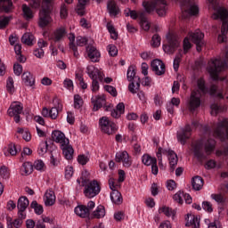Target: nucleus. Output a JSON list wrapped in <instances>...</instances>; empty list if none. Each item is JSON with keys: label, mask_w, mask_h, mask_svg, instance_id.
Returning a JSON list of instances; mask_svg holds the SVG:
<instances>
[{"label": "nucleus", "mask_w": 228, "mask_h": 228, "mask_svg": "<svg viewBox=\"0 0 228 228\" xmlns=\"http://www.w3.org/2000/svg\"><path fill=\"white\" fill-rule=\"evenodd\" d=\"M228 68V49H225V52L223 54V59H215L211 60L208 62V70L210 74V77L213 80L218 81L216 84H212L208 88L206 85V81L200 77L197 80L198 90H194L191 94L190 101L188 102V108L191 112H194L196 109L200 106L201 96L209 94L212 97L218 99H223V87L220 86V84L223 83L224 78L220 79L219 74L221 71Z\"/></svg>", "instance_id": "f257e3e1"}, {"label": "nucleus", "mask_w": 228, "mask_h": 228, "mask_svg": "<svg viewBox=\"0 0 228 228\" xmlns=\"http://www.w3.org/2000/svg\"><path fill=\"white\" fill-rule=\"evenodd\" d=\"M189 37H186L183 39V52L186 53L191 48V44L190 42V39L196 45V49L198 52H200L202 50V47L204 46V34L200 32V30H196L195 32H190Z\"/></svg>", "instance_id": "f03ea898"}, {"label": "nucleus", "mask_w": 228, "mask_h": 228, "mask_svg": "<svg viewBox=\"0 0 228 228\" xmlns=\"http://www.w3.org/2000/svg\"><path fill=\"white\" fill-rule=\"evenodd\" d=\"M213 16L214 19L222 21L221 34L218 36L217 40L219 43H224L226 40V34L228 32V11L219 7Z\"/></svg>", "instance_id": "7ed1b4c3"}, {"label": "nucleus", "mask_w": 228, "mask_h": 228, "mask_svg": "<svg viewBox=\"0 0 228 228\" xmlns=\"http://www.w3.org/2000/svg\"><path fill=\"white\" fill-rule=\"evenodd\" d=\"M142 7L146 13L151 14L155 10L159 16H164L167 12V2L166 0H154L142 2Z\"/></svg>", "instance_id": "20e7f679"}, {"label": "nucleus", "mask_w": 228, "mask_h": 228, "mask_svg": "<svg viewBox=\"0 0 228 228\" xmlns=\"http://www.w3.org/2000/svg\"><path fill=\"white\" fill-rule=\"evenodd\" d=\"M51 11H53V0H43L42 9L39 12V26L46 27L51 22Z\"/></svg>", "instance_id": "39448f33"}, {"label": "nucleus", "mask_w": 228, "mask_h": 228, "mask_svg": "<svg viewBox=\"0 0 228 228\" xmlns=\"http://www.w3.org/2000/svg\"><path fill=\"white\" fill-rule=\"evenodd\" d=\"M81 186L84 187V195L87 199H94L101 193V183L97 180H92Z\"/></svg>", "instance_id": "423d86ee"}, {"label": "nucleus", "mask_w": 228, "mask_h": 228, "mask_svg": "<svg viewBox=\"0 0 228 228\" xmlns=\"http://www.w3.org/2000/svg\"><path fill=\"white\" fill-rule=\"evenodd\" d=\"M99 124L102 133H105V134H115V133L118 131V126H117V124L110 121L106 117H102L100 119Z\"/></svg>", "instance_id": "0eeeda50"}, {"label": "nucleus", "mask_w": 228, "mask_h": 228, "mask_svg": "<svg viewBox=\"0 0 228 228\" xmlns=\"http://www.w3.org/2000/svg\"><path fill=\"white\" fill-rule=\"evenodd\" d=\"M167 44L163 45V49L166 53L172 54L179 46L178 37L175 34L169 32L167 35Z\"/></svg>", "instance_id": "6e6552de"}, {"label": "nucleus", "mask_w": 228, "mask_h": 228, "mask_svg": "<svg viewBox=\"0 0 228 228\" xmlns=\"http://www.w3.org/2000/svg\"><path fill=\"white\" fill-rule=\"evenodd\" d=\"M23 104L20 102H14L10 105L7 112L9 117H13L14 122L19 124L20 122V115L23 112Z\"/></svg>", "instance_id": "1a4fd4ad"}, {"label": "nucleus", "mask_w": 228, "mask_h": 228, "mask_svg": "<svg viewBox=\"0 0 228 228\" xmlns=\"http://www.w3.org/2000/svg\"><path fill=\"white\" fill-rule=\"evenodd\" d=\"M214 136L224 141V138H228V119L224 118L218 123L216 128L214 131Z\"/></svg>", "instance_id": "9d476101"}, {"label": "nucleus", "mask_w": 228, "mask_h": 228, "mask_svg": "<svg viewBox=\"0 0 228 228\" xmlns=\"http://www.w3.org/2000/svg\"><path fill=\"white\" fill-rule=\"evenodd\" d=\"M135 77H136V71H135L134 66L132 65L128 68L127 73H126V78L128 81L131 82L128 86V89L132 94H136V90L140 86L139 81H137L135 84L134 82H133Z\"/></svg>", "instance_id": "9b49d317"}, {"label": "nucleus", "mask_w": 228, "mask_h": 228, "mask_svg": "<svg viewBox=\"0 0 228 228\" xmlns=\"http://www.w3.org/2000/svg\"><path fill=\"white\" fill-rule=\"evenodd\" d=\"M192 129L191 125L187 124L184 127L181 128L177 134L176 138L181 145H185L187 140L191 136Z\"/></svg>", "instance_id": "f8f14e48"}, {"label": "nucleus", "mask_w": 228, "mask_h": 228, "mask_svg": "<svg viewBox=\"0 0 228 228\" xmlns=\"http://www.w3.org/2000/svg\"><path fill=\"white\" fill-rule=\"evenodd\" d=\"M116 163H123V167L129 168L133 165V158L127 153V151H119L116 153Z\"/></svg>", "instance_id": "ddd939ff"}, {"label": "nucleus", "mask_w": 228, "mask_h": 228, "mask_svg": "<svg viewBox=\"0 0 228 228\" xmlns=\"http://www.w3.org/2000/svg\"><path fill=\"white\" fill-rule=\"evenodd\" d=\"M181 9L183 12L189 13L191 16L199 14V7L193 4L191 0H183L181 3Z\"/></svg>", "instance_id": "4468645a"}, {"label": "nucleus", "mask_w": 228, "mask_h": 228, "mask_svg": "<svg viewBox=\"0 0 228 228\" xmlns=\"http://www.w3.org/2000/svg\"><path fill=\"white\" fill-rule=\"evenodd\" d=\"M86 58L90 59L91 61L93 62H97L99 61V59L101 58V52L97 50V48L94 45H87L86 47Z\"/></svg>", "instance_id": "2eb2a0df"}, {"label": "nucleus", "mask_w": 228, "mask_h": 228, "mask_svg": "<svg viewBox=\"0 0 228 228\" xmlns=\"http://www.w3.org/2000/svg\"><path fill=\"white\" fill-rule=\"evenodd\" d=\"M53 102L54 107L50 110V118H52V120H56L58 115H60V111L63 110V104L61 103V101L56 97L53 98Z\"/></svg>", "instance_id": "dca6fc26"}, {"label": "nucleus", "mask_w": 228, "mask_h": 228, "mask_svg": "<svg viewBox=\"0 0 228 228\" xmlns=\"http://www.w3.org/2000/svg\"><path fill=\"white\" fill-rule=\"evenodd\" d=\"M86 73L88 74L89 77L95 78L98 77L99 81L102 83L104 81V77H106L104 75L103 71L99 70L98 69H95L94 66H87L86 68Z\"/></svg>", "instance_id": "f3484780"}, {"label": "nucleus", "mask_w": 228, "mask_h": 228, "mask_svg": "<svg viewBox=\"0 0 228 228\" xmlns=\"http://www.w3.org/2000/svg\"><path fill=\"white\" fill-rule=\"evenodd\" d=\"M65 35H67V30L65 29V28H59L53 32V36L52 38L53 41V43H58L57 47L60 50H63V47H61V44H60V41H61V39L65 37Z\"/></svg>", "instance_id": "a211bd4d"}, {"label": "nucleus", "mask_w": 228, "mask_h": 228, "mask_svg": "<svg viewBox=\"0 0 228 228\" xmlns=\"http://www.w3.org/2000/svg\"><path fill=\"white\" fill-rule=\"evenodd\" d=\"M193 155L197 158L199 161L205 159V154L203 152V143L201 142H197L194 144H191Z\"/></svg>", "instance_id": "6ab92c4d"}, {"label": "nucleus", "mask_w": 228, "mask_h": 228, "mask_svg": "<svg viewBox=\"0 0 228 228\" xmlns=\"http://www.w3.org/2000/svg\"><path fill=\"white\" fill-rule=\"evenodd\" d=\"M52 138L53 142H56V143H60L61 145H65L67 143H69V141L67 137H65V134H63L60 130H55L52 133Z\"/></svg>", "instance_id": "aec40b11"}, {"label": "nucleus", "mask_w": 228, "mask_h": 228, "mask_svg": "<svg viewBox=\"0 0 228 228\" xmlns=\"http://www.w3.org/2000/svg\"><path fill=\"white\" fill-rule=\"evenodd\" d=\"M51 143H53V141L51 139H49V140L43 142L39 144V147L37 150L39 156H45V154H46L48 152V151H50V154H51V151H53V149L56 148V146H54V145L50 146Z\"/></svg>", "instance_id": "412c9836"}, {"label": "nucleus", "mask_w": 228, "mask_h": 228, "mask_svg": "<svg viewBox=\"0 0 228 228\" xmlns=\"http://www.w3.org/2000/svg\"><path fill=\"white\" fill-rule=\"evenodd\" d=\"M151 67L156 75L161 76L166 71L165 64L160 60H153L151 61Z\"/></svg>", "instance_id": "4be33fe9"}, {"label": "nucleus", "mask_w": 228, "mask_h": 228, "mask_svg": "<svg viewBox=\"0 0 228 228\" xmlns=\"http://www.w3.org/2000/svg\"><path fill=\"white\" fill-rule=\"evenodd\" d=\"M91 102L94 104L93 110L97 111L106 104V97L104 95L93 96Z\"/></svg>", "instance_id": "5701e85b"}, {"label": "nucleus", "mask_w": 228, "mask_h": 228, "mask_svg": "<svg viewBox=\"0 0 228 228\" xmlns=\"http://www.w3.org/2000/svg\"><path fill=\"white\" fill-rule=\"evenodd\" d=\"M61 149L62 151L63 156L66 159L70 160L72 158H74V148L70 146V144L66 143L62 144L61 146Z\"/></svg>", "instance_id": "b1692460"}, {"label": "nucleus", "mask_w": 228, "mask_h": 228, "mask_svg": "<svg viewBox=\"0 0 228 228\" xmlns=\"http://www.w3.org/2000/svg\"><path fill=\"white\" fill-rule=\"evenodd\" d=\"M185 220L187 222L185 224L186 227L200 228V221H199L198 217L195 216L194 215L188 214Z\"/></svg>", "instance_id": "393cba45"}, {"label": "nucleus", "mask_w": 228, "mask_h": 228, "mask_svg": "<svg viewBox=\"0 0 228 228\" xmlns=\"http://www.w3.org/2000/svg\"><path fill=\"white\" fill-rule=\"evenodd\" d=\"M75 214L81 218H86L90 216V209L85 205L77 206L75 208Z\"/></svg>", "instance_id": "a878e982"}, {"label": "nucleus", "mask_w": 228, "mask_h": 228, "mask_svg": "<svg viewBox=\"0 0 228 228\" xmlns=\"http://www.w3.org/2000/svg\"><path fill=\"white\" fill-rule=\"evenodd\" d=\"M45 205L46 207H53L56 202V196L54 195V191H46L44 197Z\"/></svg>", "instance_id": "bb28decb"}, {"label": "nucleus", "mask_w": 228, "mask_h": 228, "mask_svg": "<svg viewBox=\"0 0 228 228\" xmlns=\"http://www.w3.org/2000/svg\"><path fill=\"white\" fill-rule=\"evenodd\" d=\"M29 207V200L26 196L20 197L18 200L17 208L20 212H26Z\"/></svg>", "instance_id": "cd10ccee"}, {"label": "nucleus", "mask_w": 228, "mask_h": 228, "mask_svg": "<svg viewBox=\"0 0 228 228\" xmlns=\"http://www.w3.org/2000/svg\"><path fill=\"white\" fill-rule=\"evenodd\" d=\"M107 9L110 16H117L120 13V9L117 6V3L114 0H110L107 4Z\"/></svg>", "instance_id": "c85d7f7f"}, {"label": "nucleus", "mask_w": 228, "mask_h": 228, "mask_svg": "<svg viewBox=\"0 0 228 228\" xmlns=\"http://www.w3.org/2000/svg\"><path fill=\"white\" fill-rule=\"evenodd\" d=\"M60 158H61L60 151H58L56 148L53 149L50 153L51 165H53V167H58V164L60 163Z\"/></svg>", "instance_id": "c756f323"}, {"label": "nucleus", "mask_w": 228, "mask_h": 228, "mask_svg": "<svg viewBox=\"0 0 228 228\" xmlns=\"http://www.w3.org/2000/svg\"><path fill=\"white\" fill-rule=\"evenodd\" d=\"M22 81L26 86H33L35 85V77L31 72L26 71L21 76Z\"/></svg>", "instance_id": "7c9ffc66"}, {"label": "nucleus", "mask_w": 228, "mask_h": 228, "mask_svg": "<svg viewBox=\"0 0 228 228\" xmlns=\"http://www.w3.org/2000/svg\"><path fill=\"white\" fill-rule=\"evenodd\" d=\"M6 224L7 228H20L23 222L19 218L13 220L11 216H6Z\"/></svg>", "instance_id": "2f4dec72"}, {"label": "nucleus", "mask_w": 228, "mask_h": 228, "mask_svg": "<svg viewBox=\"0 0 228 228\" xmlns=\"http://www.w3.org/2000/svg\"><path fill=\"white\" fill-rule=\"evenodd\" d=\"M167 158L169 161L170 172H175L176 165L178 163V157L176 153L173 151L170 152V155Z\"/></svg>", "instance_id": "473e14b6"}, {"label": "nucleus", "mask_w": 228, "mask_h": 228, "mask_svg": "<svg viewBox=\"0 0 228 228\" xmlns=\"http://www.w3.org/2000/svg\"><path fill=\"white\" fill-rule=\"evenodd\" d=\"M13 8L12 0H0V10L4 12H10Z\"/></svg>", "instance_id": "72a5a7b5"}, {"label": "nucleus", "mask_w": 228, "mask_h": 228, "mask_svg": "<svg viewBox=\"0 0 228 228\" xmlns=\"http://www.w3.org/2000/svg\"><path fill=\"white\" fill-rule=\"evenodd\" d=\"M204 184V180L200 176H194L191 180V186L196 191H200Z\"/></svg>", "instance_id": "f704fd0d"}, {"label": "nucleus", "mask_w": 228, "mask_h": 228, "mask_svg": "<svg viewBox=\"0 0 228 228\" xmlns=\"http://www.w3.org/2000/svg\"><path fill=\"white\" fill-rule=\"evenodd\" d=\"M106 216V210L104 209V206L99 205L97 208L93 212L92 218L101 219L104 218Z\"/></svg>", "instance_id": "c9c22d12"}, {"label": "nucleus", "mask_w": 228, "mask_h": 228, "mask_svg": "<svg viewBox=\"0 0 228 228\" xmlns=\"http://www.w3.org/2000/svg\"><path fill=\"white\" fill-rule=\"evenodd\" d=\"M90 182V173L87 170H84L82 172L81 177L77 179V183L80 186H85V184Z\"/></svg>", "instance_id": "e433bc0d"}, {"label": "nucleus", "mask_w": 228, "mask_h": 228, "mask_svg": "<svg viewBox=\"0 0 228 228\" xmlns=\"http://www.w3.org/2000/svg\"><path fill=\"white\" fill-rule=\"evenodd\" d=\"M110 200L113 202V204L119 206L122 204L123 199L122 194L118 191H113L110 193Z\"/></svg>", "instance_id": "4c0bfd02"}, {"label": "nucleus", "mask_w": 228, "mask_h": 228, "mask_svg": "<svg viewBox=\"0 0 228 228\" xmlns=\"http://www.w3.org/2000/svg\"><path fill=\"white\" fill-rule=\"evenodd\" d=\"M22 175H29L33 172V165L30 162H24L20 167Z\"/></svg>", "instance_id": "58836bf2"}, {"label": "nucleus", "mask_w": 228, "mask_h": 228, "mask_svg": "<svg viewBox=\"0 0 228 228\" xmlns=\"http://www.w3.org/2000/svg\"><path fill=\"white\" fill-rule=\"evenodd\" d=\"M30 208L34 209V212L37 216H41L44 214V207L39 204L37 200H33L30 204Z\"/></svg>", "instance_id": "ea45409f"}, {"label": "nucleus", "mask_w": 228, "mask_h": 228, "mask_svg": "<svg viewBox=\"0 0 228 228\" xmlns=\"http://www.w3.org/2000/svg\"><path fill=\"white\" fill-rule=\"evenodd\" d=\"M210 108H211V115H213L215 117H216V115H218V113L224 112L226 110L225 106L219 105L217 103L211 104Z\"/></svg>", "instance_id": "a19ab883"}, {"label": "nucleus", "mask_w": 228, "mask_h": 228, "mask_svg": "<svg viewBox=\"0 0 228 228\" xmlns=\"http://www.w3.org/2000/svg\"><path fill=\"white\" fill-rule=\"evenodd\" d=\"M75 78L77 83L79 85V86L82 89H86L88 87V84L85 83V78L83 77V73L81 72H76L75 73Z\"/></svg>", "instance_id": "79ce46f5"}, {"label": "nucleus", "mask_w": 228, "mask_h": 228, "mask_svg": "<svg viewBox=\"0 0 228 228\" xmlns=\"http://www.w3.org/2000/svg\"><path fill=\"white\" fill-rule=\"evenodd\" d=\"M21 42L28 45H33L35 42V36L30 33H25L21 37Z\"/></svg>", "instance_id": "37998d69"}, {"label": "nucleus", "mask_w": 228, "mask_h": 228, "mask_svg": "<svg viewBox=\"0 0 228 228\" xmlns=\"http://www.w3.org/2000/svg\"><path fill=\"white\" fill-rule=\"evenodd\" d=\"M142 162L146 167H151V165H153L154 163H157V159L155 157H151L149 154H144L142 157Z\"/></svg>", "instance_id": "c03bdc74"}, {"label": "nucleus", "mask_w": 228, "mask_h": 228, "mask_svg": "<svg viewBox=\"0 0 228 228\" xmlns=\"http://www.w3.org/2000/svg\"><path fill=\"white\" fill-rule=\"evenodd\" d=\"M22 12H23V16L27 20L34 18V13L32 9L27 4H22Z\"/></svg>", "instance_id": "a18cd8bd"}, {"label": "nucleus", "mask_w": 228, "mask_h": 228, "mask_svg": "<svg viewBox=\"0 0 228 228\" xmlns=\"http://www.w3.org/2000/svg\"><path fill=\"white\" fill-rule=\"evenodd\" d=\"M211 199H213V200H216V202H217V204L220 205L221 207H224V205L226 202V198L221 193H218V194L213 193V194H211Z\"/></svg>", "instance_id": "49530a36"}, {"label": "nucleus", "mask_w": 228, "mask_h": 228, "mask_svg": "<svg viewBox=\"0 0 228 228\" xmlns=\"http://www.w3.org/2000/svg\"><path fill=\"white\" fill-rule=\"evenodd\" d=\"M159 213L164 214L167 217H174L175 216V211L166 206L159 208Z\"/></svg>", "instance_id": "de8ad7c7"}, {"label": "nucleus", "mask_w": 228, "mask_h": 228, "mask_svg": "<svg viewBox=\"0 0 228 228\" xmlns=\"http://www.w3.org/2000/svg\"><path fill=\"white\" fill-rule=\"evenodd\" d=\"M215 147L216 141L212 138H209L205 144V151L207 154H211V152H214Z\"/></svg>", "instance_id": "09e8293b"}, {"label": "nucleus", "mask_w": 228, "mask_h": 228, "mask_svg": "<svg viewBox=\"0 0 228 228\" xmlns=\"http://www.w3.org/2000/svg\"><path fill=\"white\" fill-rule=\"evenodd\" d=\"M8 152L11 156H17V153L20 152V145L11 142L8 145Z\"/></svg>", "instance_id": "8fccbe9b"}, {"label": "nucleus", "mask_w": 228, "mask_h": 228, "mask_svg": "<svg viewBox=\"0 0 228 228\" xmlns=\"http://www.w3.org/2000/svg\"><path fill=\"white\" fill-rule=\"evenodd\" d=\"M90 0H78V4L77 8V12L78 15L83 16L85 15V8L86 6V3Z\"/></svg>", "instance_id": "3c124183"}, {"label": "nucleus", "mask_w": 228, "mask_h": 228, "mask_svg": "<svg viewBox=\"0 0 228 228\" xmlns=\"http://www.w3.org/2000/svg\"><path fill=\"white\" fill-rule=\"evenodd\" d=\"M140 16V24L141 27L142 28V29H144L145 31H148L150 29V23L147 21V19L144 17L143 12H141L139 14Z\"/></svg>", "instance_id": "603ef678"}, {"label": "nucleus", "mask_w": 228, "mask_h": 228, "mask_svg": "<svg viewBox=\"0 0 228 228\" xmlns=\"http://www.w3.org/2000/svg\"><path fill=\"white\" fill-rule=\"evenodd\" d=\"M33 167L39 172H45L46 166L42 159L36 160L33 164Z\"/></svg>", "instance_id": "864d4df0"}, {"label": "nucleus", "mask_w": 228, "mask_h": 228, "mask_svg": "<svg viewBox=\"0 0 228 228\" xmlns=\"http://www.w3.org/2000/svg\"><path fill=\"white\" fill-rule=\"evenodd\" d=\"M10 175L11 171L9 167H7L6 166H2L0 167V176L2 177V179H10Z\"/></svg>", "instance_id": "5fc2aeb1"}, {"label": "nucleus", "mask_w": 228, "mask_h": 228, "mask_svg": "<svg viewBox=\"0 0 228 228\" xmlns=\"http://www.w3.org/2000/svg\"><path fill=\"white\" fill-rule=\"evenodd\" d=\"M11 18L8 16L0 17V28L4 29L10 23Z\"/></svg>", "instance_id": "6e6d98bb"}, {"label": "nucleus", "mask_w": 228, "mask_h": 228, "mask_svg": "<svg viewBox=\"0 0 228 228\" xmlns=\"http://www.w3.org/2000/svg\"><path fill=\"white\" fill-rule=\"evenodd\" d=\"M60 15L61 19H66L69 16V7H67V4H62L61 5Z\"/></svg>", "instance_id": "4d7b16f0"}, {"label": "nucleus", "mask_w": 228, "mask_h": 228, "mask_svg": "<svg viewBox=\"0 0 228 228\" xmlns=\"http://www.w3.org/2000/svg\"><path fill=\"white\" fill-rule=\"evenodd\" d=\"M81 106H83V98H81L79 94H75L74 95V108L79 109Z\"/></svg>", "instance_id": "13d9d810"}, {"label": "nucleus", "mask_w": 228, "mask_h": 228, "mask_svg": "<svg viewBox=\"0 0 228 228\" xmlns=\"http://www.w3.org/2000/svg\"><path fill=\"white\" fill-rule=\"evenodd\" d=\"M107 50L109 52V54L112 57L117 56L118 54V49L114 45H109L107 46Z\"/></svg>", "instance_id": "bf43d9fd"}, {"label": "nucleus", "mask_w": 228, "mask_h": 228, "mask_svg": "<svg viewBox=\"0 0 228 228\" xmlns=\"http://www.w3.org/2000/svg\"><path fill=\"white\" fill-rule=\"evenodd\" d=\"M109 185L112 191H118V182H117V180H115L114 178L109 179Z\"/></svg>", "instance_id": "052dcab7"}, {"label": "nucleus", "mask_w": 228, "mask_h": 228, "mask_svg": "<svg viewBox=\"0 0 228 228\" xmlns=\"http://www.w3.org/2000/svg\"><path fill=\"white\" fill-rule=\"evenodd\" d=\"M92 79V91L97 92L99 91L100 86H99V77H94V78Z\"/></svg>", "instance_id": "680f3d73"}, {"label": "nucleus", "mask_w": 228, "mask_h": 228, "mask_svg": "<svg viewBox=\"0 0 228 228\" xmlns=\"http://www.w3.org/2000/svg\"><path fill=\"white\" fill-rule=\"evenodd\" d=\"M161 38L158 34H155L151 38V45L153 47H158L160 45Z\"/></svg>", "instance_id": "e2e57ef3"}, {"label": "nucleus", "mask_w": 228, "mask_h": 228, "mask_svg": "<svg viewBox=\"0 0 228 228\" xmlns=\"http://www.w3.org/2000/svg\"><path fill=\"white\" fill-rule=\"evenodd\" d=\"M74 175V167L72 166H67L65 167V177L66 179H70Z\"/></svg>", "instance_id": "0e129e2a"}, {"label": "nucleus", "mask_w": 228, "mask_h": 228, "mask_svg": "<svg viewBox=\"0 0 228 228\" xmlns=\"http://www.w3.org/2000/svg\"><path fill=\"white\" fill-rule=\"evenodd\" d=\"M202 208L204 211L211 214L213 212L212 204L209 201H203L202 202Z\"/></svg>", "instance_id": "69168bd1"}, {"label": "nucleus", "mask_w": 228, "mask_h": 228, "mask_svg": "<svg viewBox=\"0 0 228 228\" xmlns=\"http://www.w3.org/2000/svg\"><path fill=\"white\" fill-rule=\"evenodd\" d=\"M13 71L16 76H20L23 72V66L19 63H14Z\"/></svg>", "instance_id": "338daca9"}, {"label": "nucleus", "mask_w": 228, "mask_h": 228, "mask_svg": "<svg viewBox=\"0 0 228 228\" xmlns=\"http://www.w3.org/2000/svg\"><path fill=\"white\" fill-rule=\"evenodd\" d=\"M105 91L109 92L112 96L117 97L118 94L117 93V88H115L113 86H104Z\"/></svg>", "instance_id": "774afa93"}]
</instances>
